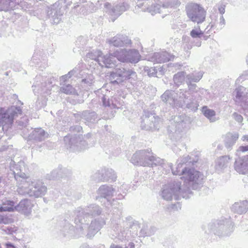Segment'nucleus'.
Here are the masks:
<instances>
[{
	"label": "nucleus",
	"mask_w": 248,
	"mask_h": 248,
	"mask_svg": "<svg viewBox=\"0 0 248 248\" xmlns=\"http://www.w3.org/2000/svg\"><path fill=\"white\" fill-rule=\"evenodd\" d=\"M186 10L188 17L193 22L200 24L205 20L206 11L200 5L191 3L187 6Z\"/></svg>",
	"instance_id": "nucleus-1"
},
{
	"label": "nucleus",
	"mask_w": 248,
	"mask_h": 248,
	"mask_svg": "<svg viewBox=\"0 0 248 248\" xmlns=\"http://www.w3.org/2000/svg\"><path fill=\"white\" fill-rule=\"evenodd\" d=\"M16 209V206L14 201L5 199L2 201L0 206V212H12L15 211Z\"/></svg>",
	"instance_id": "nucleus-2"
},
{
	"label": "nucleus",
	"mask_w": 248,
	"mask_h": 248,
	"mask_svg": "<svg viewBox=\"0 0 248 248\" xmlns=\"http://www.w3.org/2000/svg\"><path fill=\"white\" fill-rule=\"evenodd\" d=\"M127 56L131 62L136 63L138 62L140 58V55L137 50H131L127 52Z\"/></svg>",
	"instance_id": "nucleus-3"
},
{
	"label": "nucleus",
	"mask_w": 248,
	"mask_h": 248,
	"mask_svg": "<svg viewBox=\"0 0 248 248\" xmlns=\"http://www.w3.org/2000/svg\"><path fill=\"white\" fill-rule=\"evenodd\" d=\"M187 173L188 177V180L189 181H196L200 176V172L193 169L188 170Z\"/></svg>",
	"instance_id": "nucleus-4"
},
{
	"label": "nucleus",
	"mask_w": 248,
	"mask_h": 248,
	"mask_svg": "<svg viewBox=\"0 0 248 248\" xmlns=\"http://www.w3.org/2000/svg\"><path fill=\"white\" fill-rule=\"evenodd\" d=\"M202 110L203 115L210 120L215 115V111L208 109L206 106L203 107Z\"/></svg>",
	"instance_id": "nucleus-5"
},
{
	"label": "nucleus",
	"mask_w": 248,
	"mask_h": 248,
	"mask_svg": "<svg viewBox=\"0 0 248 248\" xmlns=\"http://www.w3.org/2000/svg\"><path fill=\"white\" fill-rule=\"evenodd\" d=\"M203 34V33L201 30L200 27L196 29L192 30L190 32V35L193 38L200 37Z\"/></svg>",
	"instance_id": "nucleus-6"
},
{
	"label": "nucleus",
	"mask_w": 248,
	"mask_h": 248,
	"mask_svg": "<svg viewBox=\"0 0 248 248\" xmlns=\"http://www.w3.org/2000/svg\"><path fill=\"white\" fill-rule=\"evenodd\" d=\"M10 218L7 216H2L0 219V223L8 224L10 222Z\"/></svg>",
	"instance_id": "nucleus-7"
},
{
	"label": "nucleus",
	"mask_w": 248,
	"mask_h": 248,
	"mask_svg": "<svg viewBox=\"0 0 248 248\" xmlns=\"http://www.w3.org/2000/svg\"><path fill=\"white\" fill-rule=\"evenodd\" d=\"M105 62H104V63H105L106 67H109L111 64V63L110 62V60L108 58H107L105 59Z\"/></svg>",
	"instance_id": "nucleus-8"
},
{
	"label": "nucleus",
	"mask_w": 248,
	"mask_h": 248,
	"mask_svg": "<svg viewBox=\"0 0 248 248\" xmlns=\"http://www.w3.org/2000/svg\"><path fill=\"white\" fill-rule=\"evenodd\" d=\"M239 149L240 151H242V152L247 151H248V145L245 146H241L240 147Z\"/></svg>",
	"instance_id": "nucleus-9"
},
{
	"label": "nucleus",
	"mask_w": 248,
	"mask_h": 248,
	"mask_svg": "<svg viewBox=\"0 0 248 248\" xmlns=\"http://www.w3.org/2000/svg\"><path fill=\"white\" fill-rule=\"evenodd\" d=\"M218 10L221 14L225 13V5H221L219 8Z\"/></svg>",
	"instance_id": "nucleus-10"
},
{
	"label": "nucleus",
	"mask_w": 248,
	"mask_h": 248,
	"mask_svg": "<svg viewBox=\"0 0 248 248\" xmlns=\"http://www.w3.org/2000/svg\"><path fill=\"white\" fill-rule=\"evenodd\" d=\"M5 246L7 248H16L13 244L10 243H6L5 244Z\"/></svg>",
	"instance_id": "nucleus-11"
},
{
	"label": "nucleus",
	"mask_w": 248,
	"mask_h": 248,
	"mask_svg": "<svg viewBox=\"0 0 248 248\" xmlns=\"http://www.w3.org/2000/svg\"><path fill=\"white\" fill-rule=\"evenodd\" d=\"M109 248H123L122 247H121L119 245L112 244L110 246Z\"/></svg>",
	"instance_id": "nucleus-12"
},
{
	"label": "nucleus",
	"mask_w": 248,
	"mask_h": 248,
	"mask_svg": "<svg viewBox=\"0 0 248 248\" xmlns=\"http://www.w3.org/2000/svg\"><path fill=\"white\" fill-rule=\"evenodd\" d=\"M119 60L120 61H122V62H124V61H125V59H121V58H119Z\"/></svg>",
	"instance_id": "nucleus-13"
}]
</instances>
